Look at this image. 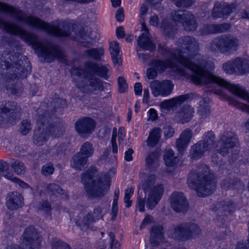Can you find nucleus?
I'll list each match as a JSON object with an SVG mask.
<instances>
[{"label":"nucleus","instance_id":"f257e3e1","mask_svg":"<svg viewBox=\"0 0 249 249\" xmlns=\"http://www.w3.org/2000/svg\"><path fill=\"white\" fill-rule=\"evenodd\" d=\"M176 44L179 47L180 53L183 55L187 54L185 57L191 63V66L187 67V69L194 72L191 76V79L194 84L202 86L214 83L225 88L231 93L247 102V104H243L229 97L228 99L229 105L249 114V93L243 87L231 84L210 71L214 67L211 62L199 53V44L197 40L193 36H185L179 38ZM245 127L249 131V119L245 123Z\"/></svg>","mask_w":249,"mask_h":249},{"label":"nucleus","instance_id":"f03ea898","mask_svg":"<svg viewBox=\"0 0 249 249\" xmlns=\"http://www.w3.org/2000/svg\"><path fill=\"white\" fill-rule=\"evenodd\" d=\"M1 27L10 35L20 36L23 40L32 46L38 56L43 58L44 61L51 63L55 58L63 59V50L58 45L44 44L38 41L36 35L28 33L16 24L4 21L0 18Z\"/></svg>","mask_w":249,"mask_h":249},{"label":"nucleus","instance_id":"7ed1b4c3","mask_svg":"<svg viewBox=\"0 0 249 249\" xmlns=\"http://www.w3.org/2000/svg\"><path fill=\"white\" fill-rule=\"evenodd\" d=\"M0 12H5L12 15L19 21L23 22L33 28L44 30L56 37H69L71 34V25L68 22L58 20L52 24L46 23L33 16H23L19 8H14L1 2H0Z\"/></svg>","mask_w":249,"mask_h":249},{"label":"nucleus","instance_id":"20e7f679","mask_svg":"<svg viewBox=\"0 0 249 249\" xmlns=\"http://www.w3.org/2000/svg\"><path fill=\"white\" fill-rule=\"evenodd\" d=\"M188 184L190 188L195 189L198 196L202 197L212 194L216 186L214 175L205 164H200L196 170L191 171Z\"/></svg>","mask_w":249,"mask_h":249},{"label":"nucleus","instance_id":"39448f33","mask_svg":"<svg viewBox=\"0 0 249 249\" xmlns=\"http://www.w3.org/2000/svg\"><path fill=\"white\" fill-rule=\"evenodd\" d=\"M22 56L12 55L7 52L0 53V73L1 77L0 82H10L17 78H25L28 74L27 69L22 66Z\"/></svg>","mask_w":249,"mask_h":249},{"label":"nucleus","instance_id":"423d86ee","mask_svg":"<svg viewBox=\"0 0 249 249\" xmlns=\"http://www.w3.org/2000/svg\"><path fill=\"white\" fill-rule=\"evenodd\" d=\"M45 103L41 105L42 107H45ZM42 107L38 108L37 116L36 125L37 128L35 131L33 137V142L38 146H42L45 144L48 140L49 136L53 137L61 136L64 130L57 126H54L49 123V119L51 117L49 115L47 110L41 113Z\"/></svg>","mask_w":249,"mask_h":249},{"label":"nucleus","instance_id":"0eeeda50","mask_svg":"<svg viewBox=\"0 0 249 249\" xmlns=\"http://www.w3.org/2000/svg\"><path fill=\"white\" fill-rule=\"evenodd\" d=\"M93 173L87 171L81 175V181L84 184L88 196L90 198L101 197L105 196L110 186L109 178L106 175L93 179Z\"/></svg>","mask_w":249,"mask_h":249},{"label":"nucleus","instance_id":"6e6552de","mask_svg":"<svg viewBox=\"0 0 249 249\" xmlns=\"http://www.w3.org/2000/svg\"><path fill=\"white\" fill-rule=\"evenodd\" d=\"M239 45L240 40L237 37L223 35L212 40L209 49L214 53L232 54L237 51Z\"/></svg>","mask_w":249,"mask_h":249},{"label":"nucleus","instance_id":"1a4fd4ad","mask_svg":"<svg viewBox=\"0 0 249 249\" xmlns=\"http://www.w3.org/2000/svg\"><path fill=\"white\" fill-rule=\"evenodd\" d=\"M21 111L20 107L14 101H0V124L14 125Z\"/></svg>","mask_w":249,"mask_h":249},{"label":"nucleus","instance_id":"9d476101","mask_svg":"<svg viewBox=\"0 0 249 249\" xmlns=\"http://www.w3.org/2000/svg\"><path fill=\"white\" fill-rule=\"evenodd\" d=\"M71 73L72 75H77L79 77L83 76L84 77L83 83L80 87L82 92L90 93L95 91H102L104 90L103 82L95 75H86L84 69L73 68Z\"/></svg>","mask_w":249,"mask_h":249},{"label":"nucleus","instance_id":"9b49d317","mask_svg":"<svg viewBox=\"0 0 249 249\" xmlns=\"http://www.w3.org/2000/svg\"><path fill=\"white\" fill-rule=\"evenodd\" d=\"M215 138L214 133L212 131L206 132L203 136L202 140L192 146L190 151L191 158L194 160L200 159L206 151L213 147Z\"/></svg>","mask_w":249,"mask_h":249},{"label":"nucleus","instance_id":"f8f14e48","mask_svg":"<svg viewBox=\"0 0 249 249\" xmlns=\"http://www.w3.org/2000/svg\"><path fill=\"white\" fill-rule=\"evenodd\" d=\"M174 237L177 240L182 241L191 239L201 232L197 225L192 222L179 224L174 228Z\"/></svg>","mask_w":249,"mask_h":249},{"label":"nucleus","instance_id":"ddd939ff","mask_svg":"<svg viewBox=\"0 0 249 249\" xmlns=\"http://www.w3.org/2000/svg\"><path fill=\"white\" fill-rule=\"evenodd\" d=\"M223 70L227 73L243 75L249 73V60L237 57L223 64Z\"/></svg>","mask_w":249,"mask_h":249},{"label":"nucleus","instance_id":"4468645a","mask_svg":"<svg viewBox=\"0 0 249 249\" xmlns=\"http://www.w3.org/2000/svg\"><path fill=\"white\" fill-rule=\"evenodd\" d=\"M175 22L181 23L186 31H195L198 26L195 16L187 10H178L175 11L172 16Z\"/></svg>","mask_w":249,"mask_h":249},{"label":"nucleus","instance_id":"2eb2a0df","mask_svg":"<svg viewBox=\"0 0 249 249\" xmlns=\"http://www.w3.org/2000/svg\"><path fill=\"white\" fill-rule=\"evenodd\" d=\"M158 52L165 59H170L172 62L175 60L186 69L191 66L189 60L180 53L178 49L170 48L160 44L158 45Z\"/></svg>","mask_w":249,"mask_h":249},{"label":"nucleus","instance_id":"dca6fc26","mask_svg":"<svg viewBox=\"0 0 249 249\" xmlns=\"http://www.w3.org/2000/svg\"><path fill=\"white\" fill-rule=\"evenodd\" d=\"M151 25L159 28L162 34L167 38H174L177 32V28L167 19H163L160 25V19L157 15H154L149 19Z\"/></svg>","mask_w":249,"mask_h":249},{"label":"nucleus","instance_id":"f3484780","mask_svg":"<svg viewBox=\"0 0 249 249\" xmlns=\"http://www.w3.org/2000/svg\"><path fill=\"white\" fill-rule=\"evenodd\" d=\"M42 238L32 226L26 228L22 235V244L29 249H39Z\"/></svg>","mask_w":249,"mask_h":249},{"label":"nucleus","instance_id":"a211bd4d","mask_svg":"<svg viewBox=\"0 0 249 249\" xmlns=\"http://www.w3.org/2000/svg\"><path fill=\"white\" fill-rule=\"evenodd\" d=\"M174 87V84L170 80H154L150 84L151 92L154 97H167L172 92Z\"/></svg>","mask_w":249,"mask_h":249},{"label":"nucleus","instance_id":"6ab92c4d","mask_svg":"<svg viewBox=\"0 0 249 249\" xmlns=\"http://www.w3.org/2000/svg\"><path fill=\"white\" fill-rule=\"evenodd\" d=\"M108 65H102L90 60L84 63V71L86 75L92 74L107 80L109 76L108 75L109 70Z\"/></svg>","mask_w":249,"mask_h":249},{"label":"nucleus","instance_id":"aec40b11","mask_svg":"<svg viewBox=\"0 0 249 249\" xmlns=\"http://www.w3.org/2000/svg\"><path fill=\"white\" fill-rule=\"evenodd\" d=\"M74 125L78 134L82 137H86L94 131L96 123L91 118L83 117L78 119Z\"/></svg>","mask_w":249,"mask_h":249},{"label":"nucleus","instance_id":"412c9836","mask_svg":"<svg viewBox=\"0 0 249 249\" xmlns=\"http://www.w3.org/2000/svg\"><path fill=\"white\" fill-rule=\"evenodd\" d=\"M237 137L230 132H224L221 137L220 147L217 149L218 153L223 156L227 155L230 150L234 147L237 143Z\"/></svg>","mask_w":249,"mask_h":249},{"label":"nucleus","instance_id":"4be33fe9","mask_svg":"<svg viewBox=\"0 0 249 249\" xmlns=\"http://www.w3.org/2000/svg\"><path fill=\"white\" fill-rule=\"evenodd\" d=\"M236 9L234 3H228L225 2H216L215 3L212 11V16L213 18H218L227 17Z\"/></svg>","mask_w":249,"mask_h":249},{"label":"nucleus","instance_id":"5701e85b","mask_svg":"<svg viewBox=\"0 0 249 249\" xmlns=\"http://www.w3.org/2000/svg\"><path fill=\"white\" fill-rule=\"evenodd\" d=\"M171 204L177 212L185 213L188 209V204L184 194L181 192H174L171 197Z\"/></svg>","mask_w":249,"mask_h":249},{"label":"nucleus","instance_id":"b1692460","mask_svg":"<svg viewBox=\"0 0 249 249\" xmlns=\"http://www.w3.org/2000/svg\"><path fill=\"white\" fill-rule=\"evenodd\" d=\"M163 192V186L161 184L156 186L150 192L147 197L146 206L152 210L160 200Z\"/></svg>","mask_w":249,"mask_h":249},{"label":"nucleus","instance_id":"393cba45","mask_svg":"<svg viewBox=\"0 0 249 249\" xmlns=\"http://www.w3.org/2000/svg\"><path fill=\"white\" fill-rule=\"evenodd\" d=\"M230 28V24L227 23L205 24L201 28L200 32L203 35L221 33L227 32Z\"/></svg>","mask_w":249,"mask_h":249},{"label":"nucleus","instance_id":"a878e982","mask_svg":"<svg viewBox=\"0 0 249 249\" xmlns=\"http://www.w3.org/2000/svg\"><path fill=\"white\" fill-rule=\"evenodd\" d=\"M6 204L9 210L18 209L23 205V197L17 192H11L6 197Z\"/></svg>","mask_w":249,"mask_h":249},{"label":"nucleus","instance_id":"bb28decb","mask_svg":"<svg viewBox=\"0 0 249 249\" xmlns=\"http://www.w3.org/2000/svg\"><path fill=\"white\" fill-rule=\"evenodd\" d=\"M194 112V109L190 106H183L176 115L178 123L183 124L189 122L193 118Z\"/></svg>","mask_w":249,"mask_h":249},{"label":"nucleus","instance_id":"cd10ccee","mask_svg":"<svg viewBox=\"0 0 249 249\" xmlns=\"http://www.w3.org/2000/svg\"><path fill=\"white\" fill-rule=\"evenodd\" d=\"M192 135V130L187 128L182 132L179 138L177 140L176 146L180 153H182L186 149L190 142Z\"/></svg>","mask_w":249,"mask_h":249},{"label":"nucleus","instance_id":"c85d7f7f","mask_svg":"<svg viewBox=\"0 0 249 249\" xmlns=\"http://www.w3.org/2000/svg\"><path fill=\"white\" fill-rule=\"evenodd\" d=\"M164 237L162 226H155L151 228L150 232V243L152 247L159 246Z\"/></svg>","mask_w":249,"mask_h":249},{"label":"nucleus","instance_id":"c756f323","mask_svg":"<svg viewBox=\"0 0 249 249\" xmlns=\"http://www.w3.org/2000/svg\"><path fill=\"white\" fill-rule=\"evenodd\" d=\"M137 48L142 50H148L153 52L155 50L156 45L152 42L149 35L146 33H142L137 39Z\"/></svg>","mask_w":249,"mask_h":249},{"label":"nucleus","instance_id":"7c9ffc66","mask_svg":"<svg viewBox=\"0 0 249 249\" xmlns=\"http://www.w3.org/2000/svg\"><path fill=\"white\" fill-rule=\"evenodd\" d=\"M189 94H185L176 96L169 100H165L161 103L163 107L166 108H173L180 106L190 98Z\"/></svg>","mask_w":249,"mask_h":249},{"label":"nucleus","instance_id":"2f4dec72","mask_svg":"<svg viewBox=\"0 0 249 249\" xmlns=\"http://www.w3.org/2000/svg\"><path fill=\"white\" fill-rule=\"evenodd\" d=\"M150 65L155 68L159 72H162L167 68H173L175 63L170 59H155L151 62Z\"/></svg>","mask_w":249,"mask_h":249},{"label":"nucleus","instance_id":"473e14b6","mask_svg":"<svg viewBox=\"0 0 249 249\" xmlns=\"http://www.w3.org/2000/svg\"><path fill=\"white\" fill-rule=\"evenodd\" d=\"M75 221L76 225L83 231L89 229L93 223L88 213L85 214L83 212H80L76 216Z\"/></svg>","mask_w":249,"mask_h":249},{"label":"nucleus","instance_id":"72a5a7b5","mask_svg":"<svg viewBox=\"0 0 249 249\" xmlns=\"http://www.w3.org/2000/svg\"><path fill=\"white\" fill-rule=\"evenodd\" d=\"M14 80L12 81H10L8 82L5 81H3L2 82L3 83H0V89H4L8 90L9 91L10 93L16 96H20L23 92V86L21 84H18L15 86H13L12 87H10L8 83L12 82Z\"/></svg>","mask_w":249,"mask_h":249},{"label":"nucleus","instance_id":"f704fd0d","mask_svg":"<svg viewBox=\"0 0 249 249\" xmlns=\"http://www.w3.org/2000/svg\"><path fill=\"white\" fill-rule=\"evenodd\" d=\"M88 160L77 152L74 154L71 160V165L76 170H82L86 164Z\"/></svg>","mask_w":249,"mask_h":249},{"label":"nucleus","instance_id":"c9c22d12","mask_svg":"<svg viewBox=\"0 0 249 249\" xmlns=\"http://www.w3.org/2000/svg\"><path fill=\"white\" fill-rule=\"evenodd\" d=\"M159 155L156 152L150 153L145 157L146 166L150 171L155 170L159 165Z\"/></svg>","mask_w":249,"mask_h":249},{"label":"nucleus","instance_id":"e433bc0d","mask_svg":"<svg viewBox=\"0 0 249 249\" xmlns=\"http://www.w3.org/2000/svg\"><path fill=\"white\" fill-rule=\"evenodd\" d=\"M104 54V50L102 48H92L84 52V55L97 61H101Z\"/></svg>","mask_w":249,"mask_h":249},{"label":"nucleus","instance_id":"4c0bfd02","mask_svg":"<svg viewBox=\"0 0 249 249\" xmlns=\"http://www.w3.org/2000/svg\"><path fill=\"white\" fill-rule=\"evenodd\" d=\"M160 134L161 129L159 127L154 128L147 139V145L151 147L156 146L160 139Z\"/></svg>","mask_w":249,"mask_h":249},{"label":"nucleus","instance_id":"58836bf2","mask_svg":"<svg viewBox=\"0 0 249 249\" xmlns=\"http://www.w3.org/2000/svg\"><path fill=\"white\" fill-rule=\"evenodd\" d=\"M120 51L119 44L117 41H112L110 43L109 52L111 56L112 61L114 64L119 63L120 59Z\"/></svg>","mask_w":249,"mask_h":249},{"label":"nucleus","instance_id":"ea45409f","mask_svg":"<svg viewBox=\"0 0 249 249\" xmlns=\"http://www.w3.org/2000/svg\"><path fill=\"white\" fill-rule=\"evenodd\" d=\"M78 153L88 160L94 154L92 145L89 142H85L81 145L80 151Z\"/></svg>","mask_w":249,"mask_h":249},{"label":"nucleus","instance_id":"a19ab883","mask_svg":"<svg viewBox=\"0 0 249 249\" xmlns=\"http://www.w3.org/2000/svg\"><path fill=\"white\" fill-rule=\"evenodd\" d=\"M206 102L204 99L201 100L199 102V106L197 109V113L202 118L209 117L210 114L209 106L205 104Z\"/></svg>","mask_w":249,"mask_h":249},{"label":"nucleus","instance_id":"79ce46f5","mask_svg":"<svg viewBox=\"0 0 249 249\" xmlns=\"http://www.w3.org/2000/svg\"><path fill=\"white\" fill-rule=\"evenodd\" d=\"M164 160L166 166H174L177 164L178 158L174 156L173 150L170 149L168 150L164 154Z\"/></svg>","mask_w":249,"mask_h":249},{"label":"nucleus","instance_id":"37998d69","mask_svg":"<svg viewBox=\"0 0 249 249\" xmlns=\"http://www.w3.org/2000/svg\"><path fill=\"white\" fill-rule=\"evenodd\" d=\"M11 167L18 175L24 174L26 172V167L24 163L18 160L13 159L12 160Z\"/></svg>","mask_w":249,"mask_h":249},{"label":"nucleus","instance_id":"c03bdc74","mask_svg":"<svg viewBox=\"0 0 249 249\" xmlns=\"http://www.w3.org/2000/svg\"><path fill=\"white\" fill-rule=\"evenodd\" d=\"M218 209L220 211L228 212L231 213L236 209V205L231 201H222L219 204Z\"/></svg>","mask_w":249,"mask_h":249},{"label":"nucleus","instance_id":"a18cd8bd","mask_svg":"<svg viewBox=\"0 0 249 249\" xmlns=\"http://www.w3.org/2000/svg\"><path fill=\"white\" fill-rule=\"evenodd\" d=\"M93 223L96 222L100 219L103 218L104 214L102 212L101 207L98 206L94 208L93 212L88 213Z\"/></svg>","mask_w":249,"mask_h":249},{"label":"nucleus","instance_id":"49530a36","mask_svg":"<svg viewBox=\"0 0 249 249\" xmlns=\"http://www.w3.org/2000/svg\"><path fill=\"white\" fill-rule=\"evenodd\" d=\"M80 35L78 41L84 47H88L89 45H92L94 42L92 37L89 36V35H87L84 31L80 32Z\"/></svg>","mask_w":249,"mask_h":249},{"label":"nucleus","instance_id":"de8ad7c7","mask_svg":"<svg viewBox=\"0 0 249 249\" xmlns=\"http://www.w3.org/2000/svg\"><path fill=\"white\" fill-rule=\"evenodd\" d=\"M51 107L54 110L63 108L67 106V101L66 100L55 97L53 99V101L50 103Z\"/></svg>","mask_w":249,"mask_h":249},{"label":"nucleus","instance_id":"09e8293b","mask_svg":"<svg viewBox=\"0 0 249 249\" xmlns=\"http://www.w3.org/2000/svg\"><path fill=\"white\" fill-rule=\"evenodd\" d=\"M116 134L113 133L111 139L112 152L113 154V155L111 156V161L112 162H116L117 160V156L116 154L118 153V146L116 142Z\"/></svg>","mask_w":249,"mask_h":249},{"label":"nucleus","instance_id":"8fccbe9b","mask_svg":"<svg viewBox=\"0 0 249 249\" xmlns=\"http://www.w3.org/2000/svg\"><path fill=\"white\" fill-rule=\"evenodd\" d=\"M47 190L52 195L63 194L64 190L58 185L54 183H51L47 187Z\"/></svg>","mask_w":249,"mask_h":249},{"label":"nucleus","instance_id":"3c124183","mask_svg":"<svg viewBox=\"0 0 249 249\" xmlns=\"http://www.w3.org/2000/svg\"><path fill=\"white\" fill-rule=\"evenodd\" d=\"M20 129L21 134L26 135L31 130L32 125L31 123L27 120H23L21 122Z\"/></svg>","mask_w":249,"mask_h":249},{"label":"nucleus","instance_id":"603ef678","mask_svg":"<svg viewBox=\"0 0 249 249\" xmlns=\"http://www.w3.org/2000/svg\"><path fill=\"white\" fill-rule=\"evenodd\" d=\"M178 7L188 8L195 2L194 0H172Z\"/></svg>","mask_w":249,"mask_h":249},{"label":"nucleus","instance_id":"864d4df0","mask_svg":"<svg viewBox=\"0 0 249 249\" xmlns=\"http://www.w3.org/2000/svg\"><path fill=\"white\" fill-rule=\"evenodd\" d=\"M134 189L130 188L125 190L124 196V202L126 204V207L129 208L132 204V201L130 200L134 193Z\"/></svg>","mask_w":249,"mask_h":249},{"label":"nucleus","instance_id":"5fc2aeb1","mask_svg":"<svg viewBox=\"0 0 249 249\" xmlns=\"http://www.w3.org/2000/svg\"><path fill=\"white\" fill-rule=\"evenodd\" d=\"M155 180V176L153 174L147 175L142 184V188L144 190L149 189L152 186Z\"/></svg>","mask_w":249,"mask_h":249},{"label":"nucleus","instance_id":"6e6d98bb","mask_svg":"<svg viewBox=\"0 0 249 249\" xmlns=\"http://www.w3.org/2000/svg\"><path fill=\"white\" fill-rule=\"evenodd\" d=\"M118 91L120 93H124L128 89V86L126 80L123 77L119 76L118 78Z\"/></svg>","mask_w":249,"mask_h":249},{"label":"nucleus","instance_id":"4d7b16f0","mask_svg":"<svg viewBox=\"0 0 249 249\" xmlns=\"http://www.w3.org/2000/svg\"><path fill=\"white\" fill-rule=\"evenodd\" d=\"M54 168L52 163H48L44 165L41 169L42 173L44 176L52 175L54 172Z\"/></svg>","mask_w":249,"mask_h":249},{"label":"nucleus","instance_id":"13d9d810","mask_svg":"<svg viewBox=\"0 0 249 249\" xmlns=\"http://www.w3.org/2000/svg\"><path fill=\"white\" fill-rule=\"evenodd\" d=\"M52 249H71L70 246L59 240H55L53 241Z\"/></svg>","mask_w":249,"mask_h":249},{"label":"nucleus","instance_id":"bf43d9fd","mask_svg":"<svg viewBox=\"0 0 249 249\" xmlns=\"http://www.w3.org/2000/svg\"><path fill=\"white\" fill-rule=\"evenodd\" d=\"M108 234L110 240L111 249H120V245L118 241L115 239V234L112 232H109Z\"/></svg>","mask_w":249,"mask_h":249},{"label":"nucleus","instance_id":"052dcab7","mask_svg":"<svg viewBox=\"0 0 249 249\" xmlns=\"http://www.w3.org/2000/svg\"><path fill=\"white\" fill-rule=\"evenodd\" d=\"M38 209L48 213L51 211V206L48 201L44 200L39 204Z\"/></svg>","mask_w":249,"mask_h":249},{"label":"nucleus","instance_id":"680f3d73","mask_svg":"<svg viewBox=\"0 0 249 249\" xmlns=\"http://www.w3.org/2000/svg\"><path fill=\"white\" fill-rule=\"evenodd\" d=\"M164 135L166 138H170L173 136L175 131L170 125H165L164 127Z\"/></svg>","mask_w":249,"mask_h":249},{"label":"nucleus","instance_id":"e2e57ef3","mask_svg":"<svg viewBox=\"0 0 249 249\" xmlns=\"http://www.w3.org/2000/svg\"><path fill=\"white\" fill-rule=\"evenodd\" d=\"M158 71L155 68L151 67L147 70V76L149 79L155 78L157 76Z\"/></svg>","mask_w":249,"mask_h":249},{"label":"nucleus","instance_id":"0e129e2a","mask_svg":"<svg viewBox=\"0 0 249 249\" xmlns=\"http://www.w3.org/2000/svg\"><path fill=\"white\" fill-rule=\"evenodd\" d=\"M226 182L227 181H225L224 183L225 187L227 188H232V189H235L238 188L237 186L241 185V183L239 180H236L235 181L232 180L231 182H230L229 184L226 183Z\"/></svg>","mask_w":249,"mask_h":249},{"label":"nucleus","instance_id":"69168bd1","mask_svg":"<svg viewBox=\"0 0 249 249\" xmlns=\"http://www.w3.org/2000/svg\"><path fill=\"white\" fill-rule=\"evenodd\" d=\"M116 18L119 22H122L124 20V11L122 8H120L117 10Z\"/></svg>","mask_w":249,"mask_h":249},{"label":"nucleus","instance_id":"338daca9","mask_svg":"<svg viewBox=\"0 0 249 249\" xmlns=\"http://www.w3.org/2000/svg\"><path fill=\"white\" fill-rule=\"evenodd\" d=\"M9 169V163L3 160H0V174H2Z\"/></svg>","mask_w":249,"mask_h":249},{"label":"nucleus","instance_id":"774afa93","mask_svg":"<svg viewBox=\"0 0 249 249\" xmlns=\"http://www.w3.org/2000/svg\"><path fill=\"white\" fill-rule=\"evenodd\" d=\"M133 153V150L132 148H129L124 153V160L127 161H130L132 160V154Z\"/></svg>","mask_w":249,"mask_h":249}]
</instances>
